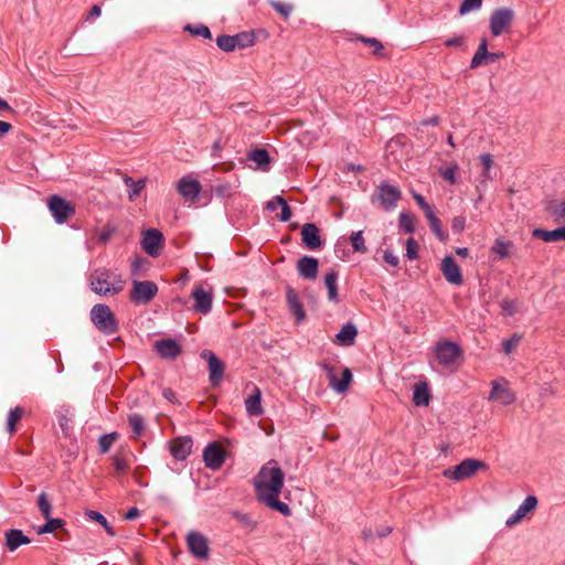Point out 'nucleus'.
<instances>
[{
  "label": "nucleus",
  "mask_w": 565,
  "mask_h": 565,
  "mask_svg": "<svg viewBox=\"0 0 565 565\" xmlns=\"http://www.w3.org/2000/svg\"><path fill=\"white\" fill-rule=\"evenodd\" d=\"M284 482L285 473L276 460H269L265 463L254 478L257 500L284 516H289L291 515V509L287 503L279 500Z\"/></svg>",
  "instance_id": "1"
},
{
  "label": "nucleus",
  "mask_w": 565,
  "mask_h": 565,
  "mask_svg": "<svg viewBox=\"0 0 565 565\" xmlns=\"http://www.w3.org/2000/svg\"><path fill=\"white\" fill-rule=\"evenodd\" d=\"M92 291L102 297H113L120 294L126 285L122 275L105 267L93 270L88 276Z\"/></svg>",
  "instance_id": "2"
},
{
  "label": "nucleus",
  "mask_w": 565,
  "mask_h": 565,
  "mask_svg": "<svg viewBox=\"0 0 565 565\" xmlns=\"http://www.w3.org/2000/svg\"><path fill=\"white\" fill-rule=\"evenodd\" d=\"M435 356L439 365L448 371H455L462 358L460 347L451 341L438 342L435 347Z\"/></svg>",
  "instance_id": "3"
},
{
  "label": "nucleus",
  "mask_w": 565,
  "mask_h": 565,
  "mask_svg": "<svg viewBox=\"0 0 565 565\" xmlns=\"http://www.w3.org/2000/svg\"><path fill=\"white\" fill-rule=\"evenodd\" d=\"M90 319L94 326L104 334H114L118 330V323L107 305L97 303L90 309Z\"/></svg>",
  "instance_id": "4"
},
{
  "label": "nucleus",
  "mask_w": 565,
  "mask_h": 565,
  "mask_svg": "<svg viewBox=\"0 0 565 565\" xmlns=\"http://www.w3.org/2000/svg\"><path fill=\"white\" fill-rule=\"evenodd\" d=\"M158 294V286L151 280H132L130 300L135 305H147Z\"/></svg>",
  "instance_id": "5"
},
{
  "label": "nucleus",
  "mask_w": 565,
  "mask_h": 565,
  "mask_svg": "<svg viewBox=\"0 0 565 565\" xmlns=\"http://www.w3.org/2000/svg\"><path fill=\"white\" fill-rule=\"evenodd\" d=\"M483 463L477 459H465L460 463L448 468L444 471V476L452 481H462L472 477Z\"/></svg>",
  "instance_id": "6"
},
{
  "label": "nucleus",
  "mask_w": 565,
  "mask_h": 565,
  "mask_svg": "<svg viewBox=\"0 0 565 565\" xmlns=\"http://www.w3.org/2000/svg\"><path fill=\"white\" fill-rule=\"evenodd\" d=\"M49 210L57 224L65 223L70 216L75 214V206L60 195H52L47 202Z\"/></svg>",
  "instance_id": "7"
},
{
  "label": "nucleus",
  "mask_w": 565,
  "mask_h": 565,
  "mask_svg": "<svg viewBox=\"0 0 565 565\" xmlns=\"http://www.w3.org/2000/svg\"><path fill=\"white\" fill-rule=\"evenodd\" d=\"M320 367L327 374L329 380V386L337 393H344L348 390L350 382L352 381V372L350 369L344 367L341 372V380L337 379V371L331 364L323 362Z\"/></svg>",
  "instance_id": "8"
},
{
  "label": "nucleus",
  "mask_w": 565,
  "mask_h": 565,
  "mask_svg": "<svg viewBox=\"0 0 565 565\" xmlns=\"http://www.w3.org/2000/svg\"><path fill=\"white\" fill-rule=\"evenodd\" d=\"M186 545L189 552L199 559H206L210 554L207 539L200 532L190 531L186 534Z\"/></svg>",
  "instance_id": "9"
},
{
  "label": "nucleus",
  "mask_w": 565,
  "mask_h": 565,
  "mask_svg": "<svg viewBox=\"0 0 565 565\" xmlns=\"http://www.w3.org/2000/svg\"><path fill=\"white\" fill-rule=\"evenodd\" d=\"M401 195V190L387 182H382L377 186L376 198L386 211L393 210L396 206Z\"/></svg>",
  "instance_id": "10"
},
{
  "label": "nucleus",
  "mask_w": 565,
  "mask_h": 565,
  "mask_svg": "<svg viewBox=\"0 0 565 565\" xmlns=\"http://www.w3.org/2000/svg\"><path fill=\"white\" fill-rule=\"evenodd\" d=\"M163 245V235L156 228L146 230L142 233L141 246L142 249L151 257H157Z\"/></svg>",
  "instance_id": "11"
},
{
  "label": "nucleus",
  "mask_w": 565,
  "mask_h": 565,
  "mask_svg": "<svg viewBox=\"0 0 565 565\" xmlns=\"http://www.w3.org/2000/svg\"><path fill=\"white\" fill-rule=\"evenodd\" d=\"M539 500L535 495H527L524 501L519 505L516 511L505 521L508 527H512L532 514L537 508Z\"/></svg>",
  "instance_id": "12"
},
{
  "label": "nucleus",
  "mask_w": 565,
  "mask_h": 565,
  "mask_svg": "<svg viewBox=\"0 0 565 565\" xmlns=\"http://www.w3.org/2000/svg\"><path fill=\"white\" fill-rule=\"evenodd\" d=\"M202 358L207 361L209 364V380L213 386L220 385L224 375V365L222 361L209 350L202 352Z\"/></svg>",
  "instance_id": "13"
},
{
  "label": "nucleus",
  "mask_w": 565,
  "mask_h": 565,
  "mask_svg": "<svg viewBox=\"0 0 565 565\" xmlns=\"http://www.w3.org/2000/svg\"><path fill=\"white\" fill-rule=\"evenodd\" d=\"M203 460L207 468L217 470L225 460V452L217 444H209L203 450Z\"/></svg>",
  "instance_id": "14"
},
{
  "label": "nucleus",
  "mask_w": 565,
  "mask_h": 565,
  "mask_svg": "<svg viewBox=\"0 0 565 565\" xmlns=\"http://www.w3.org/2000/svg\"><path fill=\"white\" fill-rule=\"evenodd\" d=\"M192 445L191 437H177L169 443L170 454L177 460H185L192 451Z\"/></svg>",
  "instance_id": "15"
},
{
  "label": "nucleus",
  "mask_w": 565,
  "mask_h": 565,
  "mask_svg": "<svg viewBox=\"0 0 565 565\" xmlns=\"http://www.w3.org/2000/svg\"><path fill=\"white\" fill-rule=\"evenodd\" d=\"M441 273L445 279L455 286H460L462 284V275L459 266L452 256H446L441 260Z\"/></svg>",
  "instance_id": "16"
},
{
  "label": "nucleus",
  "mask_w": 565,
  "mask_h": 565,
  "mask_svg": "<svg viewBox=\"0 0 565 565\" xmlns=\"http://www.w3.org/2000/svg\"><path fill=\"white\" fill-rule=\"evenodd\" d=\"M195 311L206 315L212 309L213 295L210 290H205L202 286L195 287L192 291Z\"/></svg>",
  "instance_id": "17"
},
{
  "label": "nucleus",
  "mask_w": 565,
  "mask_h": 565,
  "mask_svg": "<svg viewBox=\"0 0 565 565\" xmlns=\"http://www.w3.org/2000/svg\"><path fill=\"white\" fill-rule=\"evenodd\" d=\"M153 348L156 352L159 354V356L162 359L172 360L175 359L181 353L180 344L171 338L157 340L153 343Z\"/></svg>",
  "instance_id": "18"
},
{
  "label": "nucleus",
  "mask_w": 565,
  "mask_h": 565,
  "mask_svg": "<svg viewBox=\"0 0 565 565\" xmlns=\"http://www.w3.org/2000/svg\"><path fill=\"white\" fill-rule=\"evenodd\" d=\"M179 193L189 201H195L201 192V184L198 180L190 177H183L177 184Z\"/></svg>",
  "instance_id": "19"
},
{
  "label": "nucleus",
  "mask_w": 565,
  "mask_h": 565,
  "mask_svg": "<svg viewBox=\"0 0 565 565\" xmlns=\"http://www.w3.org/2000/svg\"><path fill=\"white\" fill-rule=\"evenodd\" d=\"M301 239L310 250L319 249L322 245L320 231L313 223H306L301 228Z\"/></svg>",
  "instance_id": "20"
},
{
  "label": "nucleus",
  "mask_w": 565,
  "mask_h": 565,
  "mask_svg": "<svg viewBox=\"0 0 565 565\" xmlns=\"http://www.w3.org/2000/svg\"><path fill=\"white\" fill-rule=\"evenodd\" d=\"M515 13L511 8L497 9V36L512 32Z\"/></svg>",
  "instance_id": "21"
},
{
  "label": "nucleus",
  "mask_w": 565,
  "mask_h": 565,
  "mask_svg": "<svg viewBox=\"0 0 565 565\" xmlns=\"http://www.w3.org/2000/svg\"><path fill=\"white\" fill-rule=\"evenodd\" d=\"M319 262L312 256H302L297 262V270L303 279L313 280L317 278Z\"/></svg>",
  "instance_id": "22"
},
{
  "label": "nucleus",
  "mask_w": 565,
  "mask_h": 565,
  "mask_svg": "<svg viewBox=\"0 0 565 565\" xmlns=\"http://www.w3.org/2000/svg\"><path fill=\"white\" fill-rule=\"evenodd\" d=\"M286 300H287V305H288V308H289L290 312L296 318V321L298 323L303 321L305 318H306V311H305L303 306H302V303L300 301L299 295L290 286H288L286 288Z\"/></svg>",
  "instance_id": "23"
},
{
  "label": "nucleus",
  "mask_w": 565,
  "mask_h": 565,
  "mask_svg": "<svg viewBox=\"0 0 565 565\" xmlns=\"http://www.w3.org/2000/svg\"><path fill=\"white\" fill-rule=\"evenodd\" d=\"M245 408L249 416H258L263 414L262 408V393L257 386H254V392L245 399Z\"/></svg>",
  "instance_id": "24"
},
{
  "label": "nucleus",
  "mask_w": 565,
  "mask_h": 565,
  "mask_svg": "<svg viewBox=\"0 0 565 565\" xmlns=\"http://www.w3.org/2000/svg\"><path fill=\"white\" fill-rule=\"evenodd\" d=\"M358 335V329L356 327L349 322L344 324L341 330L337 333L335 340L339 344L343 347L352 345L355 341V338Z\"/></svg>",
  "instance_id": "25"
},
{
  "label": "nucleus",
  "mask_w": 565,
  "mask_h": 565,
  "mask_svg": "<svg viewBox=\"0 0 565 565\" xmlns=\"http://www.w3.org/2000/svg\"><path fill=\"white\" fill-rule=\"evenodd\" d=\"M515 394L508 386V382L504 379L497 380V403L502 405H510L514 403Z\"/></svg>",
  "instance_id": "26"
},
{
  "label": "nucleus",
  "mask_w": 565,
  "mask_h": 565,
  "mask_svg": "<svg viewBox=\"0 0 565 565\" xmlns=\"http://www.w3.org/2000/svg\"><path fill=\"white\" fill-rule=\"evenodd\" d=\"M30 539L21 530H9L6 532V544L10 551H15L24 544H29Z\"/></svg>",
  "instance_id": "27"
},
{
  "label": "nucleus",
  "mask_w": 565,
  "mask_h": 565,
  "mask_svg": "<svg viewBox=\"0 0 565 565\" xmlns=\"http://www.w3.org/2000/svg\"><path fill=\"white\" fill-rule=\"evenodd\" d=\"M533 236L541 238L544 242L565 241V226L552 231L536 228L533 231Z\"/></svg>",
  "instance_id": "28"
},
{
  "label": "nucleus",
  "mask_w": 565,
  "mask_h": 565,
  "mask_svg": "<svg viewBox=\"0 0 565 565\" xmlns=\"http://www.w3.org/2000/svg\"><path fill=\"white\" fill-rule=\"evenodd\" d=\"M429 396V387L426 382H418L414 385L413 402L416 406H427Z\"/></svg>",
  "instance_id": "29"
},
{
  "label": "nucleus",
  "mask_w": 565,
  "mask_h": 565,
  "mask_svg": "<svg viewBox=\"0 0 565 565\" xmlns=\"http://www.w3.org/2000/svg\"><path fill=\"white\" fill-rule=\"evenodd\" d=\"M248 159L253 161L260 170L267 171L270 163V157L266 149L256 148L249 151Z\"/></svg>",
  "instance_id": "30"
},
{
  "label": "nucleus",
  "mask_w": 565,
  "mask_h": 565,
  "mask_svg": "<svg viewBox=\"0 0 565 565\" xmlns=\"http://www.w3.org/2000/svg\"><path fill=\"white\" fill-rule=\"evenodd\" d=\"M324 285L328 290V299L333 303L339 302L338 296V273L334 270H330L324 276Z\"/></svg>",
  "instance_id": "31"
},
{
  "label": "nucleus",
  "mask_w": 565,
  "mask_h": 565,
  "mask_svg": "<svg viewBox=\"0 0 565 565\" xmlns=\"http://www.w3.org/2000/svg\"><path fill=\"white\" fill-rule=\"evenodd\" d=\"M546 210L556 223L565 224V199L551 201Z\"/></svg>",
  "instance_id": "32"
},
{
  "label": "nucleus",
  "mask_w": 565,
  "mask_h": 565,
  "mask_svg": "<svg viewBox=\"0 0 565 565\" xmlns=\"http://www.w3.org/2000/svg\"><path fill=\"white\" fill-rule=\"evenodd\" d=\"M493 56H494V54L488 53L487 42H486V40H482V42L480 43L477 52L475 53V55H473V57L471 60L470 67L471 68H477L480 65H482L488 58H491Z\"/></svg>",
  "instance_id": "33"
},
{
  "label": "nucleus",
  "mask_w": 565,
  "mask_h": 565,
  "mask_svg": "<svg viewBox=\"0 0 565 565\" xmlns=\"http://www.w3.org/2000/svg\"><path fill=\"white\" fill-rule=\"evenodd\" d=\"M128 423L134 434V438H138L145 430V419L139 414H131L128 417Z\"/></svg>",
  "instance_id": "34"
},
{
  "label": "nucleus",
  "mask_w": 565,
  "mask_h": 565,
  "mask_svg": "<svg viewBox=\"0 0 565 565\" xmlns=\"http://www.w3.org/2000/svg\"><path fill=\"white\" fill-rule=\"evenodd\" d=\"M86 516L89 520L99 523L105 529V531L107 532L108 535H110V536H115L116 535L114 529L110 526V524L108 523L107 519L100 512L94 511V510H89V511L86 512Z\"/></svg>",
  "instance_id": "35"
},
{
  "label": "nucleus",
  "mask_w": 565,
  "mask_h": 565,
  "mask_svg": "<svg viewBox=\"0 0 565 565\" xmlns=\"http://www.w3.org/2000/svg\"><path fill=\"white\" fill-rule=\"evenodd\" d=\"M22 415L23 408L20 406H15L9 411L7 418V429L10 434H13L17 430L15 425L21 419Z\"/></svg>",
  "instance_id": "36"
},
{
  "label": "nucleus",
  "mask_w": 565,
  "mask_h": 565,
  "mask_svg": "<svg viewBox=\"0 0 565 565\" xmlns=\"http://www.w3.org/2000/svg\"><path fill=\"white\" fill-rule=\"evenodd\" d=\"M350 243H351L352 249L355 253H361V254L366 253L367 248L365 246L363 231L352 232V234L350 235Z\"/></svg>",
  "instance_id": "37"
},
{
  "label": "nucleus",
  "mask_w": 565,
  "mask_h": 565,
  "mask_svg": "<svg viewBox=\"0 0 565 565\" xmlns=\"http://www.w3.org/2000/svg\"><path fill=\"white\" fill-rule=\"evenodd\" d=\"M125 184L128 186V196L129 200H135L145 188V182L142 180L134 181L131 178H125Z\"/></svg>",
  "instance_id": "38"
},
{
  "label": "nucleus",
  "mask_w": 565,
  "mask_h": 565,
  "mask_svg": "<svg viewBox=\"0 0 565 565\" xmlns=\"http://www.w3.org/2000/svg\"><path fill=\"white\" fill-rule=\"evenodd\" d=\"M398 223L401 230H403L405 233L412 234L415 231V217L414 215L401 212L398 217Z\"/></svg>",
  "instance_id": "39"
},
{
  "label": "nucleus",
  "mask_w": 565,
  "mask_h": 565,
  "mask_svg": "<svg viewBox=\"0 0 565 565\" xmlns=\"http://www.w3.org/2000/svg\"><path fill=\"white\" fill-rule=\"evenodd\" d=\"M216 45L224 52H232L237 47L234 35L226 34L217 36Z\"/></svg>",
  "instance_id": "40"
},
{
  "label": "nucleus",
  "mask_w": 565,
  "mask_h": 565,
  "mask_svg": "<svg viewBox=\"0 0 565 565\" xmlns=\"http://www.w3.org/2000/svg\"><path fill=\"white\" fill-rule=\"evenodd\" d=\"M185 31L190 32L194 36H202L204 39H212L210 29L204 24H188L184 28Z\"/></svg>",
  "instance_id": "41"
},
{
  "label": "nucleus",
  "mask_w": 565,
  "mask_h": 565,
  "mask_svg": "<svg viewBox=\"0 0 565 565\" xmlns=\"http://www.w3.org/2000/svg\"><path fill=\"white\" fill-rule=\"evenodd\" d=\"M522 335L514 333L510 339L503 340L502 350L505 355L512 354L521 342Z\"/></svg>",
  "instance_id": "42"
},
{
  "label": "nucleus",
  "mask_w": 565,
  "mask_h": 565,
  "mask_svg": "<svg viewBox=\"0 0 565 565\" xmlns=\"http://www.w3.org/2000/svg\"><path fill=\"white\" fill-rule=\"evenodd\" d=\"M235 43L237 47H248L254 45L255 43V35L249 32H241L238 34L234 35Z\"/></svg>",
  "instance_id": "43"
},
{
  "label": "nucleus",
  "mask_w": 565,
  "mask_h": 565,
  "mask_svg": "<svg viewBox=\"0 0 565 565\" xmlns=\"http://www.w3.org/2000/svg\"><path fill=\"white\" fill-rule=\"evenodd\" d=\"M45 520H46V523L43 526H41L38 531L40 534L53 533L57 529L63 526V521L61 519L51 518V515H50L49 519H45Z\"/></svg>",
  "instance_id": "44"
},
{
  "label": "nucleus",
  "mask_w": 565,
  "mask_h": 565,
  "mask_svg": "<svg viewBox=\"0 0 565 565\" xmlns=\"http://www.w3.org/2000/svg\"><path fill=\"white\" fill-rule=\"evenodd\" d=\"M117 436V433L102 435L98 439L100 452H107L110 449L114 441L116 440Z\"/></svg>",
  "instance_id": "45"
},
{
  "label": "nucleus",
  "mask_w": 565,
  "mask_h": 565,
  "mask_svg": "<svg viewBox=\"0 0 565 565\" xmlns=\"http://www.w3.org/2000/svg\"><path fill=\"white\" fill-rule=\"evenodd\" d=\"M482 4V0H463L459 7V14L465 15L471 11L478 10Z\"/></svg>",
  "instance_id": "46"
},
{
  "label": "nucleus",
  "mask_w": 565,
  "mask_h": 565,
  "mask_svg": "<svg viewBox=\"0 0 565 565\" xmlns=\"http://www.w3.org/2000/svg\"><path fill=\"white\" fill-rule=\"evenodd\" d=\"M38 507L42 513V515L45 518V519H49V516L51 515V511H52V507H51V503L47 499V495L46 493L42 492L40 495H39V499H38Z\"/></svg>",
  "instance_id": "47"
},
{
  "label": "nucleus",
  "mask_w": 565,
  "mask_h": 565,
  "mask_svg": "<svg viewBox=\"0 0 565 565\" xmlns=\"http://www.w3.org/2000/svg\"><path fill=\"white\" fill-rule=\"evenodd\" d=\"M277 202L279 203V206L281 209V212L279 215L280 221H282V222L289 221L292 212H291V209L288 205L287 201L282 196L277 195Z\"/></svg>",
  "instance_id": "48"
},
{
  "label": "nucleus",
  "mask_w": 565,
  "mask_h": 565,
  "mask_svg": "<svg viewBox=\"0 0 565 565\" xmlns=\"http://www.w3.org/2000/svg\"><path fill=\"white\" fill-rule=\"evenodd\" d=\"M270 4L285 19H288L290 13H291V11H292V6L289 4V3H284V2H280V1H271Z\"/></svg>",
  "instance_id": "49"
},
{
  "label": "nucleus",
  "mask_w": 565,
  "mask_h": 565,
  "mask_svg": "<svg viewBox=\"0 0 565 565\" xmlns=\"http://www.w3.org/2000/svg\"><path fill=\"white\" fill-rule=\"evenodd\" d=\"M501 308L504 315L513 316L520 309V305L516 300H503L501 303Z\"/></svg>",
  "instance_id": "50"
},
{
  "label": "nucleus",
  "mask_w": 565,
  "mask_h": 565,
  "mask_svg": "<svg viewBox=\"0 0 565 565\" xmlns=\"http://www.w3.org/2000/svg\"><path fill=\"white\" fill-rule=\"evenodd\" d=\"M406 256L408 259H416L418 257V244L413 237L406 241Z\"/></svg>",
  "instance_id": "51"
},
{
  "label": "nucleus",
  "mask_w": 565,
  "mask_h": 565,
  "mask_svg": "<svg viewBox=\"0 0 565 565\" xmlns=\"http://www.w3.org/2000/svg\"><path fill=\"white\" fill-rule=\"evenodd\" d=\"M428 223H429L430 230L438 237V239L445 241L447 236L441 228V223H440L439 218L437 217V218L430 220Z\"/></svg>",
  "instance_id": "52"
},
{
  "label": "nucleus",
  "mask_w": 565,
  "mask_h": 565,
  "mask_svg": "<svg viewBox=\"0 0 565 565\" xmlns=\"http://www.w3.org/2000/svg\"><path fill=\"white\" fill-rule=\"evenodd\" d=\"M457 166L448 167L440 171L441 177L449 181L451 184L456 183V172H457Z\"/></svg>",
  "instance_id": "53"
},
{
  "label": "nucleus",
  "mask_w": 565,
  "mask_h": 565,
  "mask_svg": "<svg viewBox=\"0 0 565 565\" xmlns=\"http://www.w3.org/2000/svg\"><path fill=\"white\" fill-rule=\"evenodd\" d=\"M466 218L461 215L454 217L451 223V230L454 233H461L465 230Z\"/></svg>",
  "instance_id": "54"
},
{
  "label": "nucleus",
  "mask_w": 565,
  "mask_h": 565,
  "mask_svg": "<svg viewBox=\"0 0 565 565\" xmlns=\"http://www.w3.org/2000/svg\"><path fill=\"white\" fill-rule=\"evenodd\" d=\"M360 40L362 42H364L365 44L370 45L371 47H373V53L374 54H377L382 49H383V45L382 43L376 40L375 38H360Z\"/></svg>",
  "instance_id": "55"
},
{
  "label": "nucleus",
  "mask_w": 565,
  "mask_h": 565,
  "mask_svg": "<svg viewBox=\"0 0 565 565\" xmlns=\"http://www.w3.org/2000/svg\"><path fill=\"white\" fill-rule=\"evenodd\" d=\"M113 462L117 472L125 473L129 468L128 462L120 457H115Z\"/></svg>",
  "instance_id": "56"
},
{
  "label": "nucleus",
  "mask_w": 565,
  "mask_h": 565,
  "mask_svg": "<svg viewBox=\"0 0 565 565\" xmlns=\"http://www.w3.org/2000/svg\"><path fill=\"white\" fill-rule=\"evenodd\" d=\"M511 244L497 241V256L505 257L510 254Z\"/></svg>",
  "instance_id": "57"
},
{
  "label": "nucleus",
  "mask_w": 565,
  "mask_h": 565,
  "mask_svg": "<svg viewBox=\"0 0 565 565\" xmlns=\"http://www.w3.org/2000/svg\"><path fill=\"white\" fill-rule=\"evenodd\" d=\"M480 161H481V164L483 167V171L486 173H489L490 169H491V166H492V162H493L492 154H490V153L481 154L480 156Z\"/></svg>",
  "instance_id": "58"
},
{
  "label": "nucleus",
  "mask_w": 565,
  "mask_h": 565,
  "mask_svg": "<svg viewBox=\"0 0 565 565\" xmlns=\"http://www.w3.org/2000/svg\"><path fill=\"white\" fill-rule=\"evenodd\" d=\"M235 518L244 525L253 529L255 526V522L249 518L248 514H244V513H239V512H235L234 513Z\"/></svg>",
  "instance_id": "59"
},
{
  "label": "nucleus",
  "mask_w": 565,
  "mask_h": 565,
  "mask_svg": "<svg viewBox=\"0 0 565 565\" xmlns=\"http://www.w3.org/2000/svg\"><path fill=\"white\" fill-rule=\"evenodd\" d=\"M383 258H384L385 263H387L388 265H391L393 267H396L399 264L398 257L390 250L384 252Z\"/></svg>",
  "instance_id": "60"
},
{
  "label": "nucleus",
  "mask_w": 565,
  "mask_h": 565,
  "mask_svg": "<svg viewBox=\"0 0 565 565\" xmlns=\"http://www.w3.org/2000/svg\"><path fill=\"white\" fill-rule=\"evenodd\" d=\"M465 43V39L463 36L461 35H456V36H452L450 39H447L445 41V45L450 47V46H462Z\"/></svg>",
  "instance_id": "61"
},
{
  "label": "nucleus",
  "mask_w": 565,
  "mask_h": 565,
  "mask_svg": "<svg viewBox=\"0 0 565 565\" xmlns=\"http://www.w3.org/2000/svg\"><path fill=\"white\" fill-rule=\"evenodd\" d=\"M139 515H140V511H139V509H138V508H136V507H132V508H130V509L127 511V513L125 514V520H127V521H132V520H135V519L139 518Z\"/></svg>",
  "instance_id": "62"
},
{
  "label": "nucleus",
  "mask_w": 565,
  "mask_h": 565,
  "mask_svg": "<svg viewBox=\"0 0 565 565\" xmlns=\"http://www.w3.org/2000/svg\"><path fill=\"white\" fill-rule=\"evenodd\" d=\"M423 211H424L425 216L428 220V222L430 220L437 218L431 205L427 204L426 206H424Z\"/></svg>",
  "instance_id": "63"
},
{
  "label": "nucleus",
  "mask_w": 565,
  "mask_h": 565,
  "mask_svg": "<svg viewBox=\"0 0 565 565\" xmlns=\"http://www.w3.org/2000/svg\"><path fill=\"white\" fill-rule=\"evenodd\" d=\"M102 14V10H100V7L99 6H93L89 13H88V17L87 19H96L98 17H100Z\"/></svg>",
  "instance_id": "64"
}]
</instances>
